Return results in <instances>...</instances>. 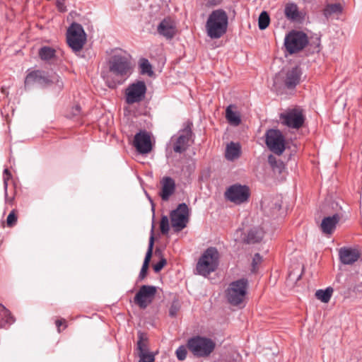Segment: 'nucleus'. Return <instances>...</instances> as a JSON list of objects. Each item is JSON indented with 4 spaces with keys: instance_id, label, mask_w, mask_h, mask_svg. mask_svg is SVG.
I'll return each instance as SVG.
<instances>
[{
    "instance_id": "b1692460",
    "label": "nucleus",
    "mask_w": 362,
    "mask_h": 362,
    "mask_svg": "<svg viewBox=\"0 0 362 362\" xmlns=\"http://www.w3.org/2000/svg\"><path fill=\"white\" fill-rule=\"evenodd\" d=\"M136 354L138 356L152 354L149 351L148 345V337L146 334L141 331L138 332V340L136 343Z\"/></svg>"
},
{
    "instance_id": "7c9ffc66",
    "label": "nucleus",
    "mask_w": 362,
    "mask_h": 362,
    "mask_svg": "<svg viewBox=\"0 0 362 362\" xmlns=\"http://www.w3.org/2000/svg\"><path fill=\"white\" fill-rule=\"evenodd\" d=\"M333 293V289L330 287L327 288L325 290L320 289L315 293V296L317 299L320 300L323 303H327L329 301Z\"/></svg>"
},
{
    "instance_id": "c756f323",
    "label": "nucleus",
    "mask_w": 362,
    "mask_h": 362,
    "mask_svg": "<svg viewBox=\"0 0 362 362\" xmlns=\"http://www.w3.org/2000/svg\"><path fill=\"white\" fill-rule=\"evenodd\" d=\"M139 68L141 74H146L148 76L153 75L152 66L147 59L142 58L139 60Z\"/></svg>"
},
{
    "instance_id": "a18cd8bd",
    "label": "nucleus",
    "mask_w": 362,
    "mask_h": 362,
    "mask_svg": "<svg viewBox=\"0 0 362 362\" xmlns=\"http://www.w3.org/2000/svg\"><path fill=\"white\" fill-rule=\"evenodd\" d=\"M81 112V107L78 105H76L73 107L72 114L74 116L79 115Z\"/></svg>"
},
{
    "instance_id": "c03bdc74",
    "label": "nucleus",
    "mask_w": 362,
    "mask_h": 362,
    "mask_svg": "<svg viewBox=\"0 0 362 362\" xmlns=\"http://www.w3.org/2000/svg\"><path fill=\"white\" fill-rule=\"evenodd\" d=\"M208 6H216L222 1V0H206Z\"/></svg>"
},
{
    "instance_id": "e433bc0d",
    "label": "nucleus",
    "mask_w": 362,
    "mask_h": 362,
    "mask_svg": "<svg viewBox=\"0 0 362 362\" xmlns=\"http://www.w3.org/2000/svg\"><path fill=\"white\" fill-rule=\"evenodd\" d=\"M187 349L184 346H179L176 351V356L179 361H183L187 357Z\"/></svg>"
},
{
    "instance_id": "4468645a",
    "label": "nucleus",
    "mask_w": 362,
    "mask_h": 362,
    "mask_svg": "<svg viewBox=\"0 0 362 362\" xmlns=\"http://www.w3.org/2000/svg\"><path fill=\"white\" fill-rule=\"evenodd\" d=\"M146 86L143 81H137L128 86L125 91V100L127 104L131 105L139 103L145 97Z\"/></svg>"
},
{
    "instance_id": "dca6fc26",
    "label": "nucleus",
    "mask_w": 362,
    "mask_h": 362,
    "mask_svg": "<svg viewBox=\"0 0 362 362\" xmlns=\"http://www.w3.org/2000/svg\"><path fill=\"white\" fill-rule=\"evenodd\" d=\"M134 145L140 153H148L151 151L150 136L146 132H139L134 136Z\"/></svg>"
},
{
    "instance_id": "ea45409f",
    "label": "nucleus",
    "mask_w": 362,
    "mask_h": 362,
    "mask_svg": "<svg viewBox=\"0 0 362 362\" xmlns=\"http://www.w3.org/2000/svg\"><path fill=\"white\" fill-rule=\"evenodd\" d=\"M165 264H166V259L164 258H162L161 259H160L159 262H158L157 263H156L153 265V270L155 271V272H159L164 267V266Z\"/></svg>"
},
{
    "instance_id": "f704fd0d",
    "label": "nucleus",
    "mask_w": 362,
    "mask_h": 362,
    "mask_svg": "<svg viewBox=\"0 0 362 362\" xmlns=\"http://www.w3.org/2000/svg\"><path fill=\"white\" fill-rule=\"evenodd\" d=\"M160 231L163 234H167L170 230L169 219L167 216H163L160 223Z\"/></svg>"
},
{
    "instance_id": "1a4fd4ad",
    "label": "nucleus",
    "mask_w": 362,
    "mask_h": 362,
    "mask_svg": "<svg viewBox=\"0 0 362 362\" xmlns=\"http://www.w3.org/2000/svg\"><path fill=\"white\" fill-rule=\"evenodd\" d=\"M172 227L175 232H180L187 227L189 220V209L185 203L179 204L170 214Z\"/></svg>"
},
{
    "instance_id": "39448f33",
    "label": "nucleus",
    "mask_w": 362,
    "mask_h": 362,
    "mask_svg": "<svg viewBox=\"0 0 362 362\" xmlns=\"http://www.w3.org/2000/svg\"><path fill=\"white\" fill-rule=\"evenodd\" d=\"M248 286V280L245 278L231 282L226 291L228 303L233 305H241L246 297Z\"/></svg>"
},
{
    "instance_id": "20e7f679",
    "label": "nucleus",
    "mask_w": 362,
    "mask_h": 362,
    "mask_svg": "<svg viewBox=\"0 0 362 362\" xmlns=\"http://www.w3.org/2000/svg\"><path fill=\"white\" fill-rule=\"evenodd\" d=\"M219 253L216 247L207 248L202 255L196 266L198 274L207 276L218 266Z\"/></svg>"
},
{
    "instance_id": "c9c22d12",
    "label": "nucleus",
    "mask_w": 362,
    "mask_h": 362,
    "mask_svg": "<svg viewBox=\"0 0 362 362\" xmlns=\"http://www.w3.org/2000/svg\"><path fill=\"white\" fill-rule=\"evenodd\" d=\"M11 173L9 172V170L7 168H6L4 170V188L6 199H7V195H8V194H7L8 181L11 179Z\"/></svg>"
},
{
    "instance_id": "9d476101",
    "label": "nucleus",
    "mask_w": 362,
    "mask_h": 362,
    "mask_svg": "<svg viewBox=\"0 0 362 362\" xmlns=\"http://www.w3.org/2000/svg\"><path fill=\"white\" fill-rule=\"evenodd\" d=\"M308 42L307 35L300 31L290 32L286 35L284 40L285 47L291 54L302 50Z\"/></svg>"
},
{
    "instance_id": "a19ab883",
    "label": "nucleus",
    "mask_w": 362,
    "mask_h": 362,
    "mask_svg": "<svg viewBox=\"0 0 362 362\" xmlns=\"http://www.w3.org/2000/svg\"><path fill=\"white\" fill-rule=\"evenodd\" d=\"M154 361H155L154 354L152 353V354L144 355V356H139V362H154Z\"/></svg>"
},
{
    "instance_id": "a878e982",
    "label": "nucleus",
    "mask_w": 362,
    "mask_h": 362,
    "mask_svg": "<svg viewBox=\"0 0 362 362\" xmlns=\"http://www.w3.org/2000/svg\"><path fill=\"white\" fill-rule=\"evenodd\" d=\"M240 155V146L238 143L230 142L226 146V158L228 160H233Z\"/></svg>"
},
{
    "instance_id": "f257e3e1",
    "label": "nucleus",
    "mask_w": 362,
    "mask_h": 362,
    "mask_svg": "<svg viewBox=\"0 0 362 362\" xmlns=\"http://www.w3.org/2000/svg\"><path fill=\"white\" fill-rule=\"evenodd\" d=\"M110 73L117 78V83L113 82L108 86L114 88L116 84H121L132 73V64L129 57L122 54H114L108 62Z\"/></svg>"
},
{
    "instance_id": "4c0bfd02",
    "label": "nucleus",
    "mask_w": 362,
    "mask_h": 362,
    "mask_svg": "<svg viewBox=\"0 0 362 362\" xmlns=\"http://www.w3.org/2000/svg\"><path fill=\"white\" fill-rule=\"evenodd\" d=\"M16 221H17V216H16L14 211H12L11 212H10V214L7 216V219H6L7 226L8 227H12L16 223Z\"/></svg>"
},
{
    "instance_id": "49530a36",
    "label": "nucleus",
    "mask_w": 362,
    "mask_h": 362,
    "mask_svg": "<svg viewBox=\"0 0 362 362\" xmlns=\"http://www.w3.org/2000/svg\"><path fill=\"white\" fill-rule=\"evenodd\" d=\"M194 169V163L192 162V163L189 164V165L187 167V170L189 174H191V173Z\"/></svg>"
},
{
    "instance_id": "09e8293b",
    "label": "nucleus",
    "mask_w": 362,
    "mask_h": 362,
    "mask_svg": "<svg viewBox=\"0 0 362 362\" xmlns=\"http://www.w3.org/2000/svg\"><path fill=\"white\" fill-rule=\"evenodd\" d=\"M281 204H279V203H275V204H274V209H275L276 211H279V210L281 209Z\"/></svg>"
},
{
    "instance_id": "6ab92c4d",
    "label": "nucleus",
    "mask_w": 362,
    "mask_h": 362,
    "mask_svg": "<svg viewBox=\"0 0 362 362\" xmlns=\"http://www.w3.org/2000/svg\"><path fill=\"white\" fill-rule=\"evenodd\" d=\"M302 72L298 66L293 67L286 73L284 83L287 88H294L300 81Z\"/></svg>"
},
{
    "instance_id": "c85d7f7f",
    "label": "nucleus",
    "mask_w": 362,
    "mask_h": 362,
    "mask_svg": "<svg viewBox=\"0 0 362 362\" xmlns=\"http://www.w3.org/2000/svg\"><path fill=\"white\" fill-rule=\"evenodd\" d=\"M285 15L287 18L296 21L299 18L298 6L295 4H288L285 7Z\"/></svg>"
},
{
    "instance_id": "0eeeda50",
    "label": "nucleus",
    "mask_w": 362,
    "mask_h": 362,
    "mask_svg": "<svg viewBox=\"0 0 362 362\" xmlns=\"http://www.w3.org/2000/svg\"><path fill=\"white\" fill-rule=\"evenodd\" d=\"M66 41L75 52L83 49L86 42V34L81 24L73 23L69 26L66 33Z\"/></svg>"
},
{
    "instance_id": "412c9836",
    "label": "nucleus",
    "mask_w": 362,
    "mask_h": 362,
    "mask_svg": "<svg viewBox=\"0 0 362 362\" xmlns=\"http://www.w3.org/2000/svg\"><path fill=\"white\" fill-rule=\"evenodd\" d=\"M162 189L160 195L163 200L167 201L174 193L175 189V182L170 177H164L160 181Z\"/></svg>"
},
{
    "instance_id": "f3484780",
    "label": "nucleus",
    "mask_w": 362,
    "mask_h": 362,
    "mask_svg": "<svg viewBox=\"0 0 362 362\" xmlns=\"http://www.w3.org/2000/svg\"><path fill=\"white\" fill-rule=\"evenodd\" d=\"M153 243H154V236H153V226L152 229H151V235L149 238L148 248L146 252L140 273L139 274V276L137 279V282L143 281L147 275L148 265H149V262H150V260H151V258L152 256V252H153Z\"/></svg>"
},
{
    "instance_id": "37998d69",
    "label": "nucleus",
    "mask_w": 362,
    "mask_h": 362,
    "mask_svg": "<svg viewBox=\"0 0 362 362\" xmlns=\"http://www.w3.org/2000/svg\"><path fill=\"white\" fill-rule=\"evenodd\" d=\"M329 11L332 13H341L342 8L339 4H334L329 6Z\"/></svg>"
},
{
    "instance_id": "58836bf2",
    "label": "nucleus",
    "mask_w": 362,
    "mask_h": 362,
    "mask_svg": "<svg viewBox=\"0 0 362 362\" xmlns=\"http://www.w3.org/2000/svg\"><path fill=\"white\" fill-rule=\"evenodd\" d=\"M262 259V258L259 253L255 254L253 259H252V272L256 271L257 266L259 264L261 263Z\"/></svg>"
},
{
    "instance_id": "4be33fe9",
    "label": "nucleus",
    "mask_w": 362,
    "mask_h": 362,
    "mask_svg": "<svg viewBox=\"0 0 362 362\" xmlns=\"http://www.w3.org/2000/svg\"><path fill=\"white\" fill-rule=\"evenodd\" d=\"M157 30L160 35H163L167 39L173 38L175 34V28L173 23L168 18L163 19L159 23Z\"/></svg>"
},
{
    "instance_id": "bb28decb",
    "label": "nucleus",
    "mask_w": 362,
    "mask_h": 362,
    "mask_svg": "<svg viewBox=\"0 0 362 362\" xmlns=\"http://www.w3.org/2000/svg\"><path fill=\"white\" fill-rule=\"evenodd\" d=\"M56 49L49 46L42 47L38 52L40 58L45 62H49L56 57Z\"/></svg>"
},
{
    "instance_id": "72a5a7b5",
    "label": "nucleus",
    "mask_w": 362,
    "mask_h": 362,
    "mask_svg": "<svg viewBox=\"0 0 362 362\" xmlns=\"http://www.w3.org/2000/svg\"><path fill=\"white\" fill-rule=\"evenodd\" d=\"M181 305L178 300H174L169 308V315L171 317H175L180 311Z\"/></svg>"
},
{
    "instance_id": "cd10ccee",
    "label": "nucleus",
    "mask_w": 362,
    "mask_h": 362,
    "mask_svg": "<svg viewBox=\"0 0 362 362\" xmlns=\"http://www.w3.org/2000/svg\"><path fill=\"white\" fill-rule=\"evenodd\" d=\"M14 322L10 311L2 304H0V327L10 325Z\"/></svg>"
},
{
    "instance_id": "423d86ee",
    "label": "nucleus",
    "mask_w": 362,
    "mask_h": 362,
    "mask_svg": "<svg viewBox=\"0 0 362 362\" xmlns=\"http://www.w3.org/2000/svg\"><path fill=\"white\" fill-rule=\"evenodd\" d=\"M187 347L195 356L206 357L214 351L216 343L209 338L196 336L188 340Z\"/></svg>"
},
{
    "instance_id": "393cba45",
    "label": "nucleus",
    "mask_w": 362,
    "mask_h": 362,
    "mask_svg": "<svg viewBox=\"0 0 362 362\" xmlns=\"http://www.w3.org/2000/svg\"><path fill=\"white\" fill-rule=\"evenodd\" d=\"M235 105H230L226 110V118L233 126H238L241 122V118L239 112L234 111Z\"/></svg>"
},
{
    "instance_id": "f03ea898",
    "label": "nucleus",
    "mask_w": 362,
    "mask_h": 362,
    "mask_svg": "<svg viewBox=\"0 0 362 362\" xmlns=\"http://www.w3.org/2000/svg\"><path fill=\"white\" fill-rule=\"evenodd\" d=\"M228 16L221 8L211 11L206 20L205 29L206 35L211 39H218L227 31Z\"/></svg>"
},
{
    "instance_id": "473e14b6",
    "label": "nucleus",
    "mask_w": 362,
    "mask_h": 362,
    "mask_svg": "<svg viewBox=\"0 0 362 362\" xmlns=\"http://www.w3.org/2000/svg\"><path fill=\"white\" fill-rule=\"evenodd\" d=\"M268 162L274 170H276L279 173L281 172V170L284 168V164L281 160H277L274 156L270 155L268 157Z\"/></svg>"
},
{
    "instance_id": "ddd939ff",
    "label": "nucleus",
    "mask_w": 362,
    "mask_h": 362,
    "mask_svg": "<svg viewBox=\"0 0 362 362\" xmlns=\"http://www.w3.org/2000/svg\"><path fill=\"white\" fill-rule=\"evenodd\" d=\"M282 123L291 129H298L305 122V116L303 110L300 107L293 108L281 114Z\"/></svg>"
},
{
    "instance_id": "6e6552de",
    "label": "nucleus",
    "mask_w": 362,
    "mask_h": 362,
    "mask_svg": "<svg viewBox=\"0 0 362 362\" xmlns=\"http://www.w3.org/2000/svg\"><path fill=\"white\" fill-rule=\"evenodd\" d=\"M224 196L230 202L240 205L249 200L250 190L248 186L236 183L226 189Z\"/></svg>"
},
{
    "instance_id": "79ce46f5",
    "label": "nucleus",
    "mask_w": 362,
    "mask_h": 362,
    "mask_svg": "<svg viewBox=\"0 0 362 362\" xmlns=\"http://www.w3.org/2000/svg\"><path fill=\"white\" fill-rule=\"evenodd\" d=\"M65 1L66 0H56V6L60 12H65L66 11Z\"/></svg>"
},
{
    "instance_id": "7ed1b4c3",
    "label": "nucleus",
    "mask_w": 362,
    "mask_h": 362,
    "mask_svg": "<svg viewBox=\"0 0 362 362\" xmlns=\"http://www.w3.org/2000/svg\"><path fill=\"white\" fill-rule=\"evenodd\" d=\"M55 83L58 88L63 87V82L60 77L55 73L49 74L48 72L42 70H35L27 74L25 79V86L30 88L34 84L40 87H46Z\"/></svg>"
},
{
    "instance_id": "f8f14e48",
    "label": "nucleus",
    "mask_w": 362,
    "mask_h": 362,
    "mask_svg": "<svg viewBox=\"0 0 362 362\" xmlns=\"http://www.w3.org/2000/svg\"><path fill=\"white\" fill-rule=\"evenodd\" d=\"M191 126L192 124L187 123L182 129L178 132L177 136H173L171 138L170 143L175 153H182L187 150L192 137Z\"/></svg>"
},
{
    "instance_id": "2eb2a0df",
    "label": "nucleus",
    "mask_w": 362,
    "mask_h": 362,
    "mask_svg": "<svg viewBox=\"0 0 362 362\" xmlns=\"http://www.w3.org/2000/svg\"><path fill=\"white\" fill-rule=\"evenodd\" d=\"M157 291L154 286L143 285L134 296V303L141 308H146L151 303Z\"/></svg>"
},
{
    "instance_id": "9b49d317",
    "label": "nucleus",
    "mask_w": 362,
    "mask_h": 362,
    "mask_svg": "<svg viewBox=\"0 0 362 362\" xmlns=\"http://www.w3.org/2000/svg\"><path fill=\"white\" fill-rule=\"evenodd\" d=\"M265 143L268 148L276 155L285 150V139L279 129H270L265 133Z\"/></svg>"
},
{
    "instance_id": "a211bd4d",
    "label": "nucleus",
    "mask_w": 362,
    "mask_h": 362,
    "mask_svg": "<svg viewBox=\"0 0 362 362\" xmlns=\"http://www.w3.org/2000/svg\"><path fill=\"white\" fill-rule=\"evenodd\" d=\"M340 219L341 216L338 214H334L332 216L325 217L322 220L320 226L322 233L325 235H332L334 233Z\"/></svg>"
},
{
    "instance_id": "2f4dec72",
    "label": "nucleus",
    "mask_w": 362,
    "mask_h": 362,
    "mask_svg": "<svg viewBox=\"0 0 362 362\" xmlns=\"http://www.w3.org/2000/svg\"><path fill=\"white\" fill-rule=\"evenodd\" d=\"M270 22V18L269 14L266 11H262L258 19V26L260 30L266 29Z\"/></svg>"
},
{
    "instance_id": "de8ad7c7",
    "label": "nucleus",
    "mask_w": 362,
    "mask_h": 362,
    "mask_svg": "<svg viewBox=\"0 0 362 362\" xmlns=\"http://www.w3.org/2000/svg\"><path fill=\"white\" fill-rule=\"evenodd\" d=\"M65 322V320H57L56 322H55V324H56V326L58 328V332H60V326L64 323Z\"/></svg>"
},
{
    "instance_id": "5701e85b",
    "label": "nucleus",
    "mask_w": 362,
    "mask_h": 362,
    "mask_svg": "<svg viewBox=\"0 0 362 362\" xmlns=\"http://www.w3.org/2000/svg\"><path fill=\"white\" fill-rule=\"evenodd\" d=\"M242 240L247 244H254L259 243L262 240L264 236V231L261 228H252L247 231V233L243 234Z\"/></svg>"
},
{
    "instance_id": "aec40b11",
    "label": "nucleus",
    "mask_w": 362,
    "mask_h": 362,
    "mask_svg": "<svg viewBox=\"0 0 362 362\" xmlns=\"http://www.w3.org/2000/svg\"><path fill=\"white\" fill-rule=\"evenodd\" d=\"M339 256L344 264H352L359 258V253L356 250L341 247L339 251Z\"/></svg>"
}]
</instances>
